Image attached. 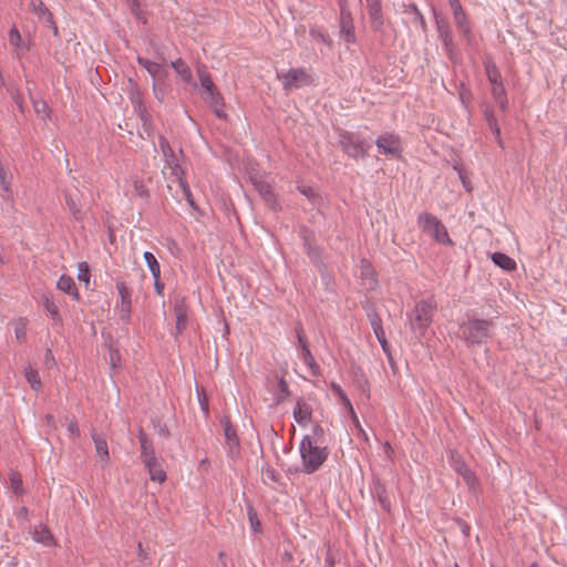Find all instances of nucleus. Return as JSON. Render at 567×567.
Returning <instances> with one entry per match:
<instances>
[{"label":"nucleus","instance_id":"30","mask_svg":"<svg viewBox=\"0 0 567 567\" xmlns=\"http://www.w3.org/2000/svg\"><path fill=\"white\" fill-rule=\"evenodd\" d=\"M64 198H65V204H66L70 213L72 214L73 218L75 220H82L83 213H82L81 204L78 200V198H75L72 194H68V193L64 195Z\"/></svg>","mask_w":567,"mask_h":567},{"label":"nucleus","instance_id":"48","mask_svg":"<svg viewBox=\"0 0 567 567\" xmlns=\"http://www.w3.org/2000/svg\"><path fill=\"white\" fill-rule=\"evenodd\" d=\"M299 236L300 238L302 239V243H303V247L307 248L308 246H311L312 244H315L316 241V238H315V233L313 230H311L310 228H308L307 226H301L300 229H299Z\"/></svg>","mask_w":567,"mask_h":567},{"label":"nucleus","instance_id":"56","mask_svg":"<svg viewBox=\"0 0 567 567\" xmlns=\"http://www.w3.org/2000/svg\"><path fill=\"white\" fill-rule=\"evenodd\" d=\"M310 35L315 39H318L320 41H322L323 43H326L328 47H331L332 45V39L329 37V34L320 31V30H317V29H311L310 30Z\"/></svg>","mask_w":567,"mask_h":567},{"label":"nucleus","instance_id":"51","mask_svg":"<svg viewBox=\"0 0 567 567\" xmlns=\"http://www.w3.org/2000/svg\"><path fill=\"white\" fill-rule=\"evenodd\" d=\"M78 269H79L78 279L81 282H84L85 286H87L90 284V277H91L89 265L85 261H81V262H79Z\"/></svg>","mask_w":567,"mask_h":567},{"label":"nucleus","instance_id":"31","mask_svg":"<svg viewBox=\"0 0 567 567\" xmlns=\"http://www.w3.org/2000/svg\"><path fill=\"white\" fill-rule=\"evenodd\" d=\"M484 115H485V120H486V122L488 124V127L491 128V131L495 135L496 142L498 143V145L501 147H503V141L501 138V128H499V126L497 124V118L495 117L493 111L486 109Z\"/></svg>","mask_w":567,"mask_h":567},{"label":"nucleus","instance_id":"53","mask_svg":"<svg viewBox=\"0 0 567 567\" xmlns=\"http://www.w3.org/2000/svg\"><path fill=\"white\" fill-rule=\"evenodd\" d=\"M33 109L37 114H42V117H49L50 109L45 101L43 100H32Z\"/></svg>","mask_w":567,"mask_h":567},{"label":"nucleus","instance_id":"19","mask_svg":"<svg viewBox=\"0 0 567 567\" xmlns=\"http://www.w3.org/2000/svg\"><path fill=\"white\" fill-rule=\"evenodd\" d=\"M312 417V408L303 400L298 399L293 409V419L301 425L306 426Z\"/></svg>","mask_w":567,"mask_h":567},{"label":"nucleus","instance_id":"45","mask_svg":"<svg viewBox=\"0 0 567 567\" xmlns=\"http://www.w3.org/2000/svg\"><path fill=\"white\" fill-rule=\"evenodd\" d=\"M247 515H248V519H249L251 529L255 533H259L261 530V524H260V520L258 518V513L254 508V506L250 505V504L247 505Z\"/></svg>","mask_w":567,"mask_h":567},{"label":"nucleus","instance_id":"11","mask_svg":"<svg viewBox=\"0 0 567 567\" xmlns=\"http://www.w3.org/2000/svg\"><path fill=\"white\" fill-rule=\"evenodd\" d=\"M375 145L381 154L391 155L396 158L401 157V140L398 135L392 133L382 134L377 138Z\"/></svg>","mask_w":567,"mask_h":567},{"label":"nucleus","instance_id":"38","mask_svg":"<svg viewBox=\"0 0 567 567\" xmlns=\"http://www.w3.org/2000/svg\"><path fill=\"white\" fill-rule=\"evenodd\" d=\"M143 257H144V260H145L152 276L161 277V266H159V262L157 261L156 257L151 251H145Z\"/></svg>","mask_w":567,"mask_h":567},{"label":"nucleus","instance_id":"12","mask_svg":"<svg viewBox=\"0 0 567 567\" xmlns=\"http://www.w3.org/2000/svg\"><path fill=\"white\" fill-rule=\"evenodd\" d=\"M370 19L371 30L375 33H384L385 18L382 12L381 0H364Z\"/></svg>","mask_w":567,"mask_h":567},{"label":"nucleus","instance_id":"49","mask_svg":"<svg viewBox=\"0 0 567 567\" xmlns=\"http://www.w3.org/2000/svg\"><path fill=\"white\" fill-rule=\"evenodd\" d=\"M306 249L307 255L309 256L310 260L320 268L322 265L321 254L320 249L312 244L311 246H308Z\"/></svg>","mask_w":567,"mask_h":567},{"label":"nucleus","instance_id":"52","mask_svg":"<svg viewBox=\"0 0 567 567\" xmlns=\"http://www.w3.org/2000/svg\"><path fill=\"white\" fill-rule=\"evenodd\" d=\"M278 390H279V393L276 398L278 403L282 402L290 395V390H289L288 383L286 382L284 377H281L278 381Z\"/></svg>","mask_w":567,"mask_h":567},{"label":"nucleus","instance_id":"47","mask_svg":"<svg viewBox=\"0 0 567 567\" xmlns=\"http://www.w3.org/2000/svg\"><path fill=\"white\" fill-rule=\"evenodd\" d=\"M136 111L138 113L140 120L142 121L145 131H148L151 126V115L146 111V107L143 105L141 100L136 102Z\"/></svg>","mask_w":567,"mask_h":567},{"label":"nucleus","instance_id":"61","mask_svg":"<svg viewBox=\"0 0 567 567\" xmlns=\"http://www.w3.org/2000/svg\"><path fill=\"white\" fill-rule=\"evenodd\" d=\"M453 16L465 12L460 0H447Z\"/></svg>","mask_w":567,"mask_h":567},{"label":"nucleus","instance_id":"6","mask_svg":"<svg viewBox=\"0 0 567 567\" xmlns=\"http://www.w3.org/2000/svg\"><path fill=\"white\" fill-rule=\"evenodd\" d=\"M340 7V38L348 44L357 41L353 18L347 7V0H339Z\"/></svg>","mask_w":567,"mask_h":567},{"label":"nucleus","instance_id":"64","mask_svg":"<svg viewBox=\"0 0 567 567\" xmlns=\"http://www.w3.org/2000/svg\"><path fill=\"white\" fill-rule=\"evenodd\" d=\"M157 433L159 436H163L165 439L171 436V432L165 423H158L157 424Z\"/></svg>","mask_w":567,"mask_h":567},{"label":"nucleus","instance_id":"59","mask_svg":"<svg viewBox=\"0 0 567 567\" xmlns=\"http://www.w3.org/2000/svg\"><path fill=\"white\" fill-rule=\"evenodd\" d=\"M298 190L306 196L310 202L313 204L316 203V199L318 198L317 194L310 186H299Z\"/></svg>","mask_w":567,"mask_h":567},{"label":"nucleus","instance_id":"63","mask_svg":"<svg viewBox=\"0 0 567 567\" xmlns=\"http://www.w3.org/2000/svg\"><path fill=\"white\" fill-rule=\"evenodd\" d=\"M153 92H154L155 97H156L159 102H163V101H164L165 92H164V90L159 86V84H158L157 82H154V83H153Z\"/></svg>","mask_w":567,"mask_h":567},{"label":"nucleus","instance_id":"41","mask_svg":"<svg viewBox=\"0 0 567 567\" xmlns=\"http://www.w3.org/2000/svg\"><path fill=\"white\" fill-rule=\"evenodd\" d=\"M33 538L38 543H41L45 546H50L54 543L53 535L47 527L42 528L41 530H35Z\"/></svg>","mask_w":567,"mask_h":567},{"label":"nucleus","instance_id":"29","mask_svg":"<svg viewBox=\"0 0 567 567\" xmlns=\"http://www.w3.org/2000/svg\"><path fill=\"white\" fill-rule=\"evenodd\" d=\"M454 23L457 30L466 38L470 42L472 38V29L466 12L453 16Z\"/></svg>","mask_w":567,"mask_h":567},{"label":"nucleus","instance_id":"54","mask_svg":"<svg viewBox=\"0 0 567 567\" xmlns=\"http://www.w3.org/2000/svg\"><path fill=\"white\" fill-rule=\"evenodd\" d=\"M8 38H9V42L12 47H14L17 49L20 48L22 38H21V34L16 25H13L10 29Z\"/></svg>","mask_w":567,"mask_h":567},{"label":"nucleus","instance_id":"35","mask_svg":"<svg viewBox=\"0 0 567 567\" xmlns=\"http://www.w3.org/2000/svg\"><path fill=\"white\" fill-rule=\"evenodd\" d=\"M301 359L310 369V372L313 377H318L320 374V367L316 362L309 348H305V351H301Z\"/></svg>","mask_w":567,"mask_h":567},{"label":"nucleus","instance_id":"40","mask_svg":"<svg viewBox=\"0 0 567 567\" xmlns=\"http://www.w3.org/2000/svg\"><path fill=\"white\" fill-rule=\"evenodd\" d=\"M10 487L16 495H22L24 493L22 477L18 472H11L9 474Z\"/></svg>","mask_w":567,"mask_h":567},{"label":"nucleus","instance_id":"62","mask_svg":"<svg viewBox=\"0 0 567 567\" xmlns=\"http://www.w3.org/2000/svg\"><path fill=\"white\" fill-rule=\"evenodd\" d=\"M455 523L460 527L462 534L465 537H468L470 536V532H471V526L465 520H463L462 518H456Z\"/></svg>","mask_w":567,"mask_h":567},{"label":"nucleus","instance_id":"57","mask_svg":"<svg viewBox=\"0 0 567 567\" xmlns=\"http://www.w3.org/2000/svg\"><path fill=\"white\" fill-rule=\"evenodd\" d=\"M295 331H296L297 339H298L299 346L301 348V351H305V348H309V347H308V343L303 336V327H302L301 322L296 323Z\"/></svg>","mask_w":567,"mask_h":567},{"label":"nucleus","instance_id":"50","mask_svg":"<svg viewBox=\"0 0 567 567\" xmlns=\"http://www.w3.org/2000/svg\"><path fill=\"white\" fill-rule=\"evenodd\" d=\"M306 249L307 255L309 256L310 260L320 268L322 265L321 254L320 249L312 244L311 246H308Z\"/></svg>","mask_w":567,"mask_h":567},{"label":"nucleus","instance_id":"36","mask_svg":"<svg viewBox=\"0 0 567 567\" xmlns=\"http://www.w3.org/2000/svg\"><path fill=\"white\" fill-rule=\"evenodd\" d=\"M331 390L333 391L334 394H337L339 396V399L341 400L342 404L349 410V412L351 413V416L353 419L357 420V414L353 410V406H352V403L351 401L349 400L348 395L346 394V392L342 390V388L332 382L331 383Z\"/></svg>","mask_w":567,"mask_h":567},{"label":"nucleus","instance_id":"37","mask_svg":"<svg viewBox=\"0 0 567 567\" xmlns=\"http://www.w3.org/2000/svg\"><path fill=\"white\" fill-rule=\"evenodd\" d=\"M485 73L492 85L503 83L502 75L494 62L488 61L485 63Z\"/></svg>","mask_w":567,"mask_h":567},{"label":"nucleus","instance_id":"39","mask_svg":"<svg viewBox=\"0 0 567 567\" xmlns=\"http://www.w3.org/2000/svg\"><path fill=\"white\" fill-rule=\"evenodd\" d=\"M25 379L34 391H40L42 382L37 370L29 367L24 372Z\"/></svg>","mask_w":567,"mask_h":567},{"label":"nucleus","instance_id":"26","mask_svg":"<svg viewBox=\"0 0 567 567\" xmlns=\"http://www.w3.org/2000/svg\"><path fill=\"white\" fill-rule=\"evenodd\" d=\"M158 145L168 166H178V159L166 137L159 136Z\"/></svg>","mask_w":567,"mask_h":567},{"label":"nucleus","instance_id":"8","mask_svg":"<svg viewBox=\"0 0 567 567\" xmlns=\"http://www.w3.org/2000/svg\"><path fill=\"white\" fill-rule=\"evenodd\" d=\"M220 424L224 429V436L228 450V455L235 458L240 454V441L237 435V430L233 425L230 417L228 415H224L220 419Z\"/></svg>","mask_w":567,"mask_h":567},{"label":"nucleus","instance_id":"58","mask_svg":"<svg viewBox=\"0 0 567 567\" xmlns=\"http://www.w3.org/2000/svg\"><path fill=\"white\" fill-rule=\"evenodd\" d=\"M179 184H181V187L183 189V193H184V196H185L186 200L189 203L190 206L194 207L195 203H194V199H193V195H192L189 185L183 178H179Z\"/></svg>","mask_w":567,"mask_h":567},{"label":"nucleus","instance_id":"20","mask_svg":"<svg viewBox=\"0 0 567 567\" xmlns=\"http://www.w3.org/2000/svg\"><path fill=\"white\" fill-rule=\"evenodd\" d=\"M30 6H31L33 13H35L40 19L47 21L50 24V27L52 28L53 33L56 35L58 27L53 20V14L47 8L44 2L42 0H32Z\"/></svg>","mask_w":567,"mask_h":567},{"label":"nucleus","instance_id":"7","mask_svg":"<svg viewBox=\"0 0 567 567\" xmlns=\"http://www.w3.org/2000/svg\"><path fill=\"white\" fill-rule=\"evenodd\" d=\"M116 289L120 295V303L116 306L120 319L124 323H130L132 315V289L125 281L116 280Z\"/></svg>","mask_w":567,"mask_h":567},{"label":"nucleus","instance_id":"25","mask_svg":"<svg viewBox=\"0 0 567 567\" xmlns=\"http://www.w3.org/2000/svg\"><path fill=\"white\" fill-rule=\"evenodd\" d=\"M144 466L150 474L151 481L163 483L166 480V472L163 470L157 457L153 462L144 463Z\"/></svg>","mask_w":567,"mask_h":567},{"label":"nucleus","instance_id":"3","mask_svg":"<svg viewBox=\"0 0 567 567\" xmlns=\"http://www.w3.org/2000/svg\"><path fill=\"white\" fill-rule=\"evenodd\" d=\"M436 310V302L433 299H422L415 303L409 321L411 329L416 333L417 338L424 337L427 328L433 321Z\"/></svg>","mask_w":567,"mask_h":567},{"label":"nucleus","instance_id":"32","mask_svg":"<svg viewBox=\"0 0 567 567\" xmlns=\"http://www.w3.org/2000/svg\"><path fill=\"white\" fill-rule=\"evenodd\" d=\"M492 95L496 103L499 105L502 111H505L507 107V96L506 91L503 83L493 84L492 85Z\"/></svg>","mask_w":567,"mask_h":567},{"label":"nucleus","instance_id":"44","mask_svg":"<svg viewBox=\"0 0 567 567\" xmlns=\"http://www.w3.org/2000/svg\"><path fill=\"white\" fill-rule=\"evenodd\" d=\"M27 323L28 320L25 318H19L14 323L16 338L20 342H24L27 339Z\"/></svg>","mask_w":567,"mask_h":567},{"label":"nucleus","instance_id":"22","mask_svg":"<svg viewBox=\"0 0 567 567\" xmlns=\"http://www.w3.org/2000/svg\"><path fill=\"white\" fill-rule=\"evenodd\" d=\"M56 288L71 296L75 301H80V293L72 277L68 275H61L56 282Z\"/></svg>","mask_w":567,"mask_h":567},{"label":"nucleus","instance_id":"16","mask_svg":"<svg viewBox=\"0 0 567 567\" xmlns=\"http://www.w3.org/2000/svg\"><path fill=\"white\" fill-rule=\"evenodd\" d=\"M435 25L439 39L442 41L444 48L451 50L453 47V38L447 19L435 13Z\"/></svg>","mask_w":567,"mask_h":567},{"label":"nucleus","instance_id":"23","mask_svg":"<svg viewBox=\"0 0 567 567\" xmlns=\"http://www.w3.org/2000/svg\"><path fill=\"white\" fill-rule=\"evenodd\" d=\"M372 495L378 499L381 507L390 513L391 511V502L386 492L385 484L380 480H375L372 488Z\"/></svg>","mask_w":567,"mask_h":567},{"label":"nucleus","instance_id":"24","mask_svg":"<svg viewBox=\"0 0 567 567\" xmlns=\"http://www.w3.org/2000/svg\"><path fill=\"white\" fill-rule=\"evenodd\" d=\"M92 440L94 442L95 451H96V454L100 457V460L105 463H109L110 462V453H109V446H107L106 439L103 435L93 432Z\"/></svg>","mask_w":567,"mask_h":567},{"label":"nucleus","instance_id":"17","mask_svg":"<svg viewBox=\"0 0 567 567\" xmlns=\"http://www.w3.org/2000/svg\"><path fill=\"white\" fill-rule=\"evenodd\" d=\"M204 100L213 107L214 113L219 118H225L226 113L224 111L225 102L224 97L217 87L203 94Z\"/></svg>","mask_w":567,"mask_h":567},{"label":"nucleus","instance_id":"34","mask_svg":"<svg viewBox=\"0 0 567 567\" xmlns=\"http://www.w3.org/2000/svg\"><path fill=\"white\" fill-rule=\"evenodd\" d=\"M171 66L176 71V73L182 78L183 81H190L192 72L184 60L177 59L176 61L171 62Z\"/></svg>","mask_w":567,"mask_h":567},{"label":"nucleus","instance_id":"10","mask_svg":"<svg viewBox=\"0 0 567 567\" xmlns=\"http://www.w3.org/2000/svg\"><path fill=\"white\" fill-rule=\"evenodd\" d=\"M313 83L312 76L305 69H290L282 75V84L285 90L308 86Z\"/></svg>","mask_w":567,"mask_h":567},{"label":"nucleus","instance_id":"18","mask_svg":"<svg viewBox=\"0 0 567 567\" xmlns=\"http://www.w3.org/2000/svg\"><path fill=\"white\" fill-rule=\"evenodd\" d=\"M141 445V460L144 463L153 462L156 458V453L153 442L148 439L144 430L141 427L137 434Z\"/></svg>","mask_w":567,"mask_h":567},{"label":"nucleus","instance_id":"46","mask_svg":"<svg viewBox=\"0 0 567 567\" xmlns=\"http://www.w3.org/2000/svg\"><path fill=\"white\" fill-rule=\"evenodd\" d=\"M127 2V6L132 12V14L138 20L141 21L142 23H146L147 20L146 18L144 17L143 14V11L141 9V0H126Z\"/></svg>","mask_w":567,"mask_h":567},{"label":"nucleus","instance_id":"43","mask_svg":"<svg viewBox=\"0 0 567 567\" xmlns=\"http://www.w3.org/2000/svg\"><path fill=\"white\" fill-rule=\"evenodd\" d=\"M198 75L204 93H207L216 87L209 73L205 69H198Z\"/></svg>","mask_w":567,"mask_h":567},{"label":"nucleus","instance_id":"1","mask_svg":"<svg viewBox=\"0 0 567 567\" xmlns=\"http://www.w3.org/2000/svg\"><path fill=\"white\" fill-rule=\"evenodd\" d=\"M494 321L492 319H480L466 313V320L458 327V336L467 347L486 343L492 337Z\"/></svg>","mask_w":567,"mask_h":567},{"label":"nucleus","instance_id":"4","mask_svg":"<svg viewBox=\"0 0 567 567\" xmlns=\"http://www.w3.org/2000/svg\"><path fill=\"white\" fill-rule=\"evenodd\" d=\"M338 142L342 152L353 159L364 158L370 148L364 138L346 130H338Z\"/></svg>","mask_w":567,"mask_h":567},{"label":"nucleus","instance_id":"42","mask_svg":"<svg viewBox=\"0 0 567 567\" xmlns=\"http://www.w3.org/2000/svg\"><path fill=\"white\" fill-rule=\"evenodd\" d=\"M280 474L271 466H266L261 468V480L262 483L267 484L268 482L278 483L280 481Z\"/></svg>","mask_w":567,"mask_h":567},{"label":"nucleus","instance_id":"14","mask_svg":"<svg viewBox=\"0 0 567 567\" xmlns=\"http://www.w3.org/2000/svg\"><path fill=\"white\" fill-rule=\"evenodd\" d=\"M254 186L259 193L265 204L272 210L277 212L280 209V205L277 202L276 195L269 183L262 179H254Z\"/></svg>","mask_w":567,"mask_h":567},{"label":"nucleus","instance_id":"15","mask_svg":"<svg viewBox=\"0 0 567 567\" xmlns=\"http://www.w3.org/2000/svg\"><path fill=\"white\" fill-rule=\"evenodd\" d=\"M174 315L176 318V334L183 333L188 322V307L184 297L174 299Z\"/></svg>","mask_w":567,"mask_h":567},{"label":"nucleus","instance_id":"9","mask_svg":"<svg viewBox=\"0 0 567 567\" xmlns=\"http://www.w3.org/2000/svg\"><path fill=\"white\" fill-rule=\"evenodd\" d=\"M450 462L453 470L463 477L468 488L474 489L478 484L477 477L456 451H451Z\"/></svg>","mask_w":567,"mask_h":567},{"label":"nucleus","instance_id":"2","mask_svg":"<svg viewBox=\"0 0 567 567\" xmlns=\"http://www.w3.org/2000/svg\"><path fill=\"white\" fill-rule=\"evenodd\" d=\"M299 452L302 463V472L313 474L317 472L329 456L327 446H319L312 441L310 435H305L299 444Z\"/></svg>","mask_w":567,"mask_h":567},{"label":"nucleus","instance_id":"28","mask_svg":"<svg viewBox=\"0 0 567 567\" xmlns=\"http://www.w3.org/2000/svg\"><path fill=\"white\" fill-rule=\"evenodd\" d=\"M42 305L54 322L62 321V318H61L60 311H59V307L54 302L51 293H44L42 296Z\"/></svg>","mask_w":567,"mask_h":567},{"label":"nucleus","instance_id":"21","mask_svg":"<svg viewBox=\"0 0 567 567\" xmlns=\"http://www.w3.org/2000/svg\"><path fill=\"white\" fill-rule=\"evenodd\" d=\"M140 66L144 68L148 74L155 80L154 82H159L167 75V71L163 69V66L157 62H152L145 58L137 56L136 59Z\"/></svg>","mask_w":567,"mask_h":567},{"label":"nucleus","instance_id":"13","mask_svg":"<svg viewBox=\"0 0 567 567\" xmlns=\"http://www.w3.org/2000/svg\"><path fill=\"white\" fill-rule=\"evenodd\" d=\"M367 317L370 321V324L373 329V332L382 348V350L386 353L389 361H392V357L390 353V346L388 343V340L385 338V333L382 326L381 317L378 315L377 310L374 308H369L367 310Z\"/></svg>","mask_w":567,"mask_h":567},{"label":"nucleus","instance_id":"5","mask_svg":"<svg viewBox=\"0 0 567 567\" xmlns=\"http://www.w3.org/2000/svg\"><path fill=\"white\" fill-rule=\"evenodd\" d=\"M419 227L430 234L440 244H452L444 224L434 215L430 213H421L417 216Z\"/></svg>","mask_w":567,"mask_h":567},{"label":"nucleus","instance_id":"60","mask_svg":"<svg viewBox=\"0 0 567 567\" xmlns=\"http://www.w3.org/2000/svg\"><path fill=\"white\" fill-rule=\"evenodd\" d=\"M312 434H313V436H311L312 441H316V443L319 444L322 442V439L324 436V430L321 425L316 424L312 429Z\"/></svg>","mask_w":567,"mask_h":567},{"label":"nucleus","instance_id":"33","mask_svg":"<svg viewBox=\"0 0 567 567\" xmlns=\"http://www.w3.org/2000/svg\"><path fill=\"white\" fill-rule=\"evenodd\" d=\"M405 12L406 13H411L413 14V18H412V23L415 24V25H419L423 31L426 30V22H425V19L422 14V12L419 10L417 6L415 3H410L406 8H405Z\"/></svg>","mask_w":567,"mask_h":567},{"label":"nucleus","instance_id":"27","mask_svg":"<svg viewBox=\"0 0 567 567\" xmlns=\"http://www.w3.org/2000/svg\"><path fill=\"white\" fill-rule=\"evenodd\" d=\"M492 261L503 270L513 271L516 269V261L504 252L496 251L492 254Z\"/></svg>","mask_w":567,"mask_h":567},{"label":"nucleus","instance_id":"55","mask_svg":"<svg viewBox=\"0 0 567 567\" xmlns=\"http://www.w3.org/2000/svg\"><path fill=\"white\" fill-rule=\"evenodd\" d=\"M8 92L10 93L11 99L13 100L14 104L19 109L20 112L24 111V104H23V97L22 94L19 92L18 89H8Z\"/></svg>","mask_w":567,"mask_h":567}]
</instances>
